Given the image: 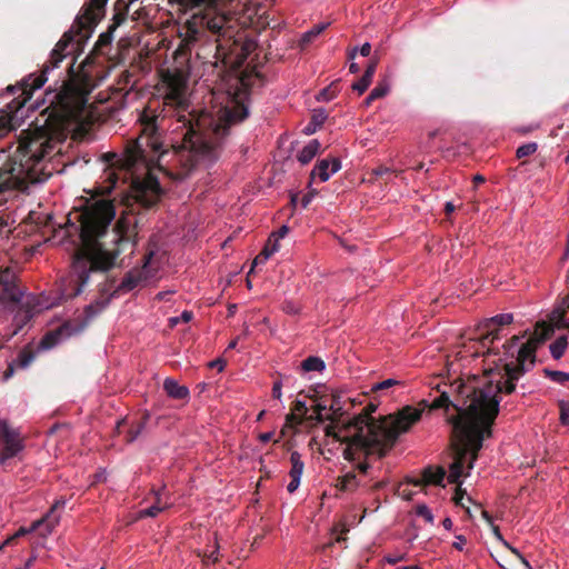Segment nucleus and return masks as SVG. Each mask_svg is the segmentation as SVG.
<instances>
[{"label": "nucleus", "instance_id": "nucleus-28", "mask_svg": "<svg viewBox=\"0 0 569 569\" xmlns=\"http://www.w3.org/2000/svg\"><path fill=\"white\" fill-rule=\"evenodd\" d=\"M169 503L167 501L162 502L161 500V497L159 495H157V500L153 505H151L150 507L143 509L140 511V517L143 518V517H156L158 516L159 512H161L162 510H166L167 508H169Z\"/></svg>", "mask_w": 569, "mask_h": 569}, {"label": "nucleus", "instance_id": "nucleus-19", "mask_svg": "<svg viewBox=\"0 0 569 569\" xmlns=\"http://www.w3.org/2000/svg\"><path fill=\"white\" fill-rule=\"evenodd\" d=\"M327 397L329 402V410L331 411V415H328L327 419L332 422H336L345 415V401L342 399L343 395L340 392H332L330 396Z\"/></svg>", "mask_w": 569, "mask_h": 569}, {"label": "nucleus", "instance_id": "nucleus-10", "mask_svg": "<svg viewBox=\"0 0 569 569\" xmlns=\"http://www.w3.org/2000/svg\"><path fill=\"white\" fill-rule=\"evenodd\" d=\"M20 169H22V167L20 166V159L17 150L12 158V164L10 168L0 171V193L8 189L19 188L22 183H34L41 181L40 173L42 172V168L34 167V180H31L27 172Z\"/></svg>", "mask_w": 569, "mask_h": 569}, {"label": "nucleus", "instance_id": "nucleus-44", "mask_svg": "<svg viewBox=\"0 0 569 569\" xmlns=\"http://www.w3.org/2000/svg\"><path fill=\"white\" fill-rule=\"evenodd\" d=\"M457 486L458 487L456 489L453 501H455L456 505L465 507L463 503H462V499H463V496H465L466 491L461 489V487H460L461 485H457Z\"/></svg>", "mask_w": 569, "mask_h": 569}, {"label": "nucleus", "instance_id": "nucleus-17", "mask_svg": "<svg viewBox=\"0 0 569 569\" xmlns=\"http://www.w3.org/2000/svg\"><path fill=\"white\" fill-rule=\"evenodd\" d=\"M140 271H129L120 282V284L110 293V297H118L121 292L133 290L142 281Z\"/></svg>", "mask_w": 569, "mask_h": 569}, {"label": "nucleus", "instance_id": "nucleus-50", "mask_svg": "<svg viewBox=\"0 0 569 569\" xmlns=\"http://www.w3.org/2000/svg\"><path fill=\"white\" fill-rule=\"evenodd\" d=\"M210 368H217L218 371H222L226 367V361L223 359H216L211 362H209Z\"/></svg>", "mask_w": 569, "mask_h": 569}, {"label": "nucleus", "instance_id": "nucleus-14", "mask_svg": "<svg viewBox=\"0 0 569 569\" xmlns=\"http://www.w3.org/2000/svg\"><path fill=\"white\" fill-rule=\"evenodd\" d=\"M421 479L408 478L407 482L415 487H425L429 485L443 487V479L446 477V470L443 467L433 468L428 466L422 470Z\"/></svg>", "mask_w": 569, "mask_h": 569}, {"label": "nucleus", "instance_id": "nucleus-51", "mask_svg": "<svg viewBox=\"0 0 569 569\" xmlns=\"http://www.w3.org/2000/svg\"><path fill=\"white\" fill-rule=\"evenodd\" d=\"M300 479L301 478H291V481L287 486L288 492L293 493L298 489L300 485Z\"/></svg>", "mask_w": 569, "mask_h": 569}, {"label": "nucleus", "instance_id": "nucleus-37", "mask_svg": "<svg viewBox=\"0 0 569 569\" xmlns=\"http://www.w3.org/2000/svg\"><path fill=\"white\" fill-rule=\"evenodd\" d=\"M389 92V86L385 82L378 83L372 90H371V98L380 99L383 98Z\"/></svg>", "mask_w": 569, "mask_h": 569}, {"label": "nucleus", "instance_id": "nucleus-24", "mask_svg": "<svg viewBox=\"0 0 569 569\" xmlns=\"http://www.w3.org/2000/svg\"><path fill=\"white\" fill-rule=\"evenodd\" d=\"M513 321V316L511 313H500L489 319H485L480 328H491L498 327L501 328L503 326L510 325Z\"/></svg>", "mask_w": 569, "mask_h": 569}, {"label": "nucleus", "instance_id": "nucleus-4", "mask_svg": "<svg viewBox=\"0 0 569 569\" xmlns=\"http://www.w3.org/2000/svg\"><path fill=\"white\" fill-rule=\"evenodd\" d=\"M114 217V203L108 199L88 202L81 211L76 213L81 247L72 257L69 281L71 290L64 293L67 298L79 296L92 272H107L112 269L124 247L133 248L134 243L123 230L121 221L111 228Z\"/></svg>", "mask_w": 569, "mask_h": 569}, {"label": "nucleus", "instance_id": "nucleus-36", "mask_svg": "<svg viewBox=\"0 0 569 569\" xmlns=\"http://www.w3.org/2000/svg\"><path fill=\"white\" fill-rule=\"evenodd\" d=\"M416 513L417 516L422 517L427 522L433 523V515L426 505H418L416 507Z\"/></svg>", "mask_w": 569, "mask_h": 569}, {"label": "nucleus", "instance_id": "nucleus-9", "mask_svg": "<svg viewBox=\"0 0 569 569\" xmlns=\"http://www.w3.org/2000/svg\"><path fill=\"white\" fill-rule=\"evenodd\" d=\"M340 419L338 421L328 425L325 428L326 436L332 437L336 441L340 443H345L346 448L343 449V458L350 462H355L359 460L361 457L368 458L370 455H367V449L358 448L353 446V430H346L343 427L347 422H342L338 428Z\"/></svg>", "mask_w": 569, "mask_h": 569}, {"label": "nucleus", "instance_id": "nucleus-25", "mask_svg": "<svg viewBox=\"0 0 569 569\" xmlns=\"http://www.w3.org/2000/svg\"><path fill=\"white\" fill-rule=\"evenodd\" d=\"M116 13L112 18V23L109 26L111 30H116L127 19V6L122 0H118L114 4Z\"/></svg>", "mask_w": 569, "mask_h": 569}, {"label": "nucleus", "instance_id": "nucleus-32", "mask_svg": "<svg viewBox=\"0 0 569 569\" xmlns=\"http://www.w3.org/2000/svg\"><path fill=\"white\" fill-rule=\"evenodd\" d=\"M372 78L373 76H371V69L366 70L363 76L352 84V89L359 94H362L370 86Z\"/></svg>", "mask_w": 569, "mask_h": 569}, {"label": "nucleus", "instance_id": "nucleus-41", "mask_svg": "<svg viewBox=\"0 0 569 569\" xmlns=\"http://www.w3.org/2000/svg\"><path fill=\"white\" fill-rule=\"evenodd\" d=\"M327 119V113L325 110H315V113L312 114L311 122L318 128L320 127L325 120Z\"/></svg>", "mask_w": 569, "mask_h": 569}, {"label": "nucleus", "instance_id": "nucleus-53", "mask_svg": "<svg viewBox=\"0 0 569 569\" xmlns=\"http://www.w3.org/2000/svg\"><path fill=\"white\" fill-rule=\"evenodd\" d=\"M466 538L463 536H457V541L453 542L452 547L457 550H462L463 546L466 545Z\"/></svg>", "mask_w": 569, "mask_h": 569}, {"label": "nucleus", "instance_id": "nucleus-22", "mask_svg": "<svg viewBox=\"0 0 569 569\" xmlns=\"http://www.w3.org/2000/svg\"><path fill=\"white\" fill-rule=\"evenodd\" d=\"M483 330L479 338V342L483 348H487L486 355H490L492 352L490 345L496 340L500 339V328L491 327V328H480ZM485 355V352H482Z\"/></svg>", "mask_w": 569, "mask_h": 569}, {"label": "nucleus", "instance_id": "nucleus-58", "mask_svg": "<svg viewBox=\"0 0 569 569\" xmlns=\"http://www.w3.org/2000/svg\"><path fill=\"white\" fill-rule=\"evenodd\" d=\"M273 437V432H263L259 435V439L261 442L266 443L270 441Z\"/></svg>", "mask_w": 569, "mask_h": 569}, {"label": "nucleus", "instance_id": "nucleus-63", "mask_svg": "<svg viewBox=\"0 0 569 569\" xmlns=\"http://www.w3.org/2000/svg\"><path fill=\"white\" fill-rule=\"evenodd\" d=\"M481 516L482 518L489 523V525H492V517L490 516V513L486 510H482L481 511Z\"/></svg>", "mask_w": 569, "mask_h": 569}, {"label": "nucleus", "instance_id": "nucleus-33", "mask_svg": "<svg viewBox=\"0 0 569 569\" xmlns=\"http://www.w3.org/2000/svg\"><path fill=\"white\" fill-rule=\"evenodd\" d=\"M537 149L538 144L536 142H529L520 146L516 151V156L518 159H522L533 154L537 151Z\"/></svg>", "mask_w": 569, "mask_h": 569}, {"label": "nucleus", "instance_id": "nucleus-56", "mask_svg": "<svg viewBox=\"0 0 569 569\" xmlns=\"http://www.w3.org/2000/svg\"><path fill=\"white\" fill-rule=\"evenodd\" d=\"M562 307H563V309L559 316L561 321L563 320L566 310L569 309V293L562 299Z\"/></svg>", "mask_w": 569, "mask_h": 569}, {"label": "nucleus", "instance_id": "nucleus-12", "mask_svg": "<svg viewBox=\"0 0 569 569\" xmlns=\"http://www.w3.org/2000/svg\"><path fill=\"white\" fill-rule=\"evenodd\" d=\"M64 505L66 501L63 499L57 500L44 517L32 522V525L29 528H19V530L14 533V537H17L18 539L30 532L39 530L42 527H44V529L40 532L42 536L51 533L53 528L59 523L60 520V516L57 515L56 512L58 509L63 508Z\"/></svg>", "mask_w": 569, "mask_h": 569}, {"label": "nucleus", "instance_id": "nucleus-48", "mask_svg": "<svg viewBox=\"0 0 569 569\" xmlns=\"http://www.w3.org/2000/svg\"><path fill=\"white\" fill-rule=\"evenodd\" d=\"M390 173H391V170L385 166H379L372 170V174H375L376 177H383L386 174L389 176Z\"/></svg>", "mask_w": 569, "mask_h": 569}, {"label": "nucleus", "instance_id": "nucleus-6", "mask_svg": "<svg viewBox=\"0 0 569 569\" xmlns=\"http://www.w3.org/2000/svg\"><path fill=\"white\" fill-rule=\"evenodd\" d=\"M553 327L546 322H538L533 335L519 347L518 336H513L503 345L506 358H499L495 367L483 369L485 378L475 381L476 386L483 391L490 387L495 390L493 398L500 399V395H511L516 391L517 381L530 371L537 359V349L553 335Z\"/></svg>", "mask_w": 569, "mask_h": 569}, {"label": "nucleus", "instance_id": "nucleus-26", "mask_svg": "<svg viewBox=\"0 0 569 569\" xmlns=\"http://www.w3.org/2000/svg\"><path fill=\"white\" fill-rule=\"evenodd\" d=\"M291 469L289 471L290 478H301L305 469V463L301 460V455L298 451H292L290 455Z\"/></svg>", "mask_w": 569, "mask_h": 569}, {"label": "nucleus", "instance_id": "nucleus-30", "mask_svg": "<svg viewBox=\"0 0 569 569\" xmlns=\"http://www.w3.org/2000/svg\"><path fill=\"white\" fill-rule=\"evenodd\" d=\"M328 26V23L316 24L310 30L305 32L300 40L301 47L311 43L320 33H322L326 30Z\"/></svg>", "mask_w": 569, "mask_h": 569}, {"label": "nucleus", "instance_id": "nucleus-45", "mask_svg": "<svg viewBox=\"0 0 569 569\" xmlns=\"http://www.w3.org/2000/svg\"><path fill=\"white\" fill-rule=\"evenodd\" d=\"M506 547H507L508 549H510V551H511L513 555H516V556L520 559L521 563H523V566H525L527 569H532V568H531V566H530V563H529V562L527 561V559H526V558H525V557L519 552V550H518V549L512 548L509 543H508V546H506Z\"/></svg>", "mask_w": 569, "mask_h": 569}, {"label": "nucleus", "instance_id": "nucleus-29", "mask_svg": "<svg viewBox=\"0 0 569 569\" xmlns=\"http://www.w3.org/2000/svg\"><path fill=\"white\" fill-rule=\"evenodd\" d=\"M325 368H326L325 361L321 358L315 357V356H310L301 362V369L306 372H309V371H319L320 372Z\"/></svg>", "mask_w": 569, "mask_h": 569}, {"label": "nucleus", "instance_id": "nucleus-7", "mask_svg": "<svg viewBox=\"0 0 569 569\" xmlns=\"http://www.w3.org/2000/svg\"><path fill=\"white\" fill-rule=\"evenodd\" d=\"M378 406L370 402L362 411L345 425L353 430V446L367 449V455L383 458L396 445L399 436L410 430L420 420L422 410L411 406L403 407L396 415L372 417Z\"/></svg>", "mask_w": 569, "mask_h": 569}, {"label": "nucleus", "instance_id": "nucleus-23", "mask_svg": "<svg viewBox=\"0 0 569 569\" xmlns=\"http://www.w3.org/2000/svg\"><path fill=\"white\" fill-rule=\"evenodd\" d=\"M276 251H278L277 243L271 244V239H268V242L262 249V251L253 259L252 267L248 276L252 273L253 269L257 266L264 264L266 261L270 258V256L273 254Z\"/></svg>", "mask_w": 569, "mask_h": 569}, {"label": "nucleus", "instance_id": "nucleus-55", "mask_svg": "<svg viewBox=\"0 0 569 569\" xmlns=\"http://www.w3.org/2000/svg\"><path fill=\"white\" fill-rule=\"evenodd\" d=\"M356 469L361 473V475H366L368 472V470L370 469V465L366 461L363 462H358L357 466H356Z\"/></svg>", "mask_w": 569, "mask_h": 569}, {"label": "nucleus", "instance_id": "nucleus-11", "mask_svg": "<svg viewBox=\"0 0 569 569\" xmlns=\"http://www.w3.org/2000/svg\"><path fill=\"white\" fill-rule=\"evenodd\" d=\"M0 465L4 466L9 459L19 455L24 448L20 432L12 429L7 421L0 419Z\"/></svg>", "mask_w": 569, "mask_h": 569}, {"label": "nucleus", "instance_id": "nucleus-57", "mask_svg": "<svg viewBox=\"0 0 569 569\" xmlns=\"http://www.w3.org/2000/svg\"><path fill=\"white\" fill-rule=\"evenodd\" d=\"M219 546L218 543L214 545V549L210 551V559L213 563L219 560Z\"/></svg>", "mask_w": 569, "mask_h": 569}, {"label": "nucleus", "instance_id": "nucleus-43", "mask_svg": "<svg viewBox=\"0 0 569 569\" xmlns=\"http://www.w3.org/2000/svg\"><path fill=\"white\" fill-rule=\"evenodd\" d=\"M321 399H322V400H321L320 402H318V403L315 406V408H313L315 413H317V415L323 413V411L329 410L328 397H327V396H323Z\"/></svg>", "mask_w": 569, "mask_h": 569}, {"label": "nucleus", "instance_id": "nucleus-20", "mask_svg": "<svg viewBox=\"0 0 569 569\" xmlns=\"http://www.w3.org/2000/svg\"><path fill=\"white\" fill-rule=\"evenodd\" d=\"M336 487L341 491L353 492L361 486V480L353 471L339 477Z\"/></svg>", "mask_w": 569, "mask_h": 569}, {"label": "nucleus", "instance_id": "nucleus-62", "mask_svg": "<svg viewBox=\"0 0 569 569\" xmlns=\"http://www.w3.org/2000/svg\"><path fill=\"white\" fill-rule=\"evenodd\" d=\"M455 211V206L451 202H447L445 204V213L447 216L451 214Z\"/></svg>", "mask_w": 569, "mask_h": 569}, {"label": "nucleus", "instance_id": "nucleus-8", "mask_svg": "<svg viewBox=\"0 0 569 569\" xmlns=\"http://www.w3.org/2000/svg\"><path fill=\"white\" fill-rule=\"evenodd\" d=\"M111 297L109 296L107 298L98 299L94 302L88 305L83 310L84 318L80 325L73 326L71 322H66L57 330L48 331L39 342V349H51L60 342L59 340L62 336L69 337L74 332L83 330L88 326V323L108 306Z\"/></svg>", "mask_w": 569, "mask_h": 569}, {"label": "nucleus", "instance_id": "nucleus-21", "mask_svg": "<svg viewBox=\"0 0 569 569\" xmlns=\"http://www.w3.org/2000/svg\"><path fill=\"white\" fill-rule=\"evenodd\" d=\"M320 147L321 144L317 139L310 140L298 153V161L301 164H308L319 152Z\"/></svg>", "mask_w": 569, "mask_h": 569}, {"label": "nucleus", "instance_id": "nucleus-64", "mask_svg": "<svg viewBox=\"0 0 569 569\" xmlns=\"http://www.w3.org/2000/svg\"><path fill=\"white\" fill-rule=\"evenodd\" d=\"M349 71L351 73H358L360 71V67L356 62H351L349 66Z\"/></svg>", "mask_w": 569, "mask_h": 569}, {"label": "nucleus", "instance_id": "nucleus-34", "mask_svg": "<svg viewBox=\"0 0 569 569\" xmlns=\"http://www.w3.org/2000/svg\"><path fill=\"white\" fill-rule=\"evenodd\" d=\"M358 51L362 57H369L371 53V44L369 42H366L361 46L360 49H358L357 47L352 48L351 50L348 51V59L353 60Z\"/></svg>", "mask_w": 569, "mask_h": 569}, {"label": "nucleus", "instance_id": "nucleus-1", "mask_svg": "<svg viewBox=\"0 0 569 569\" xmlns=\"http://www.w3.org/2000/svg\"><path fill=\"white\" fill-rule=\"evenodd\" d=\"M162 104L159 110L149 103L140 113V134L127 147L123 160L129 170L139 163L147 170L143 177H133L130 184L131 197L147 209L156 206L162 194L159 180L150 170L151 164L157 163L161 170H176L171 174L183 179L200 160L217 159L230 128L249 116L244 101L231 97L216 117L201 113L194 122L187 121L180 114L187 109V102L179 88H171Z\"/></svg>", "mask_w": 569, "mask_h": 569}, {"label": "nucleus", "instance_id": "nucleus-16", "mask_svg": "<svg viewBox=\"0 0 569 569\" xmlns=\"http://www.w3.org/2000/svg\"><path fill=\"white\" fill-rule=\"evenodd\" d=\"M341 168L340 160L333 158L331 161L328 159L320 160L310 173V178L313 179L317 174L319 179L325 182L329 180L330 176L338 172Z\"/></svg>", "mask_w": 569, "mask_h": 569}, {"label": "nucleus", "instance_id": "nucleus-31", "mask_svg": "<svg viewBox=\"0 0 569 569\" xmlns=\"http://www.w3.org/2000/svg\"><path fill=\"white\" fill-rule=\"evenodd\" d=\"M543 372V376L546 378H549L550 380H552L553 382H557V383H560V385H563L566 383L567 381H569V372H565V371H559V370H551L549 368H545L542 370Z\"/></svg>", "mask_w": 569, "mask_h": 569}, {"label": "nucleus", "instance_id": "nucleus-3", "mask_svg": "<svg viewBox=\"0 0 569 569\" xmlns=\"http://www.w3.org/2000/svg\"><path fill=\"white\" fill-rule=\"evenodd\" d=\"M493 392L491 387L488 391L481 390L475 380L455 381L430 406V409L448 411L453 408L457 411L447 419L451 425L450 447L453 455V461L449 466L450 483L461 485L466 465L468 469L473 468L485 439L492 436V426L499 415L501 401L493 398Z\"/></svg>", "mask_w": 569, "mask_h": 569}, {"label": "nucleus", "instance_id": "nucleus-46", "mask_svg": "<svg viewBox=\"0 0 569 569\" xmlns=\"http://www.w3.org/2000/svg\"><path fill=\"white\" fill-rule=\"evenodd\" d=\"M302 417L298 416L297 413H295L293 411H291L290 413L287 415L286 417V421L287 423H290V425H300L302 422Z\"/></svg>", "mask_w": 569, "mask_h": 569}, {"label": "nucleus", "instance_id": "nucleus-38", "mask_svg": "<svg viewBox=\"0 0 569 569\" xmlns=\"http://www.w3.org/2000/svg\"><path fill=\"white\" fill-rule=\"evenodd\" d=\"M289 232V227L283 224L277 231L272 232L269 239H271V244L277 243L279 247V240L284 238Z\"/></svg>", "mask_w": 569, "mask_h": 569}, {"label": "nucleus", "instance_id": "nucleus-5", "mask_svg": "<svg viewBox=\"0 0 569 569\" xmlns=\"http://www.w3.org/2000/svg\"><path fill=\"white\" fill-rule=\"evenodd\" d=\"M107 2L108 0H86L70 30L63 33L52 49L50 59L43 64L41 72L39 74H29L19 86L7 87L8 93L16 94L20 92V94L13 98L6 106V109L1 110V129H13L17 118L16 113L31 99L33 92L46 83L47 73L51 69L59 67V63L64 58L82 49L93 33L94 28L104 17Z\"/></svg>", "mask_w": 569, "mask_h": 569}, {"label": "nucleus", "instance_id": "nucleus-27", "mask_svg": "<svg viewBox=\"0 0 569 569\" xmlns=\"http://www.w3.org/2000/svg\"><path fill=\"white\" fill-rule=\"evenodd\" d=\"M568 339L566 336L558 337L550 346V353L553 359L559 360L566 352Z\"/></svg>", "mask_w": 569, "mask_h": 569}, {"label": "nucleus", "instance_id": "nucleus-39", "mask_svg": "<svg viewBox=\"0 0 569 569\" xmlns=\"http://www.w3.org/2000/svg\"><path fill=\"white\" fill-rule=\"evenodd\" d=\"M560 421L565 426H569V405L566 401L559 402Z\"/></svg>", "mask_w": 569, "mask_h": 569}, {"label": "nucleus", "instance_id": "nucleus-35", "mask_svg": "<svg viewBox=\"0 0 569 569\" xmlns=\"http://www.w3.org/2000/svg\"><path fill=\"white\" fill-rule=\"evenodd\" d=\"M144 423H146V421L143 420V421L138 422L134 426H131V428L128 430V433H127L128 442H132L138 438V436L141 433L142 429L144 427Z\"/></svg>", "mask_w": 569, "mask_h": 569}, {"label": "nucleus", "instance_id": "nucleus-52", "mask_svg": "<svg viewBox=\"0 0 569 569\" xmlns=\"http://www.w3.org/2000/svg\"><path fill=\"white\" fill-rule=\"evenodd\" d=\"M491 528H492V532H493V536L499 540L501 541L505 546H508V542L503 539L501 532H500V529L498 526H495L493 523L490 525Z\"/></svg>", "mask_w": 569, "mask_h": 569}, {"label": "nucleus", "instance_id": "nucleus-54", "mask_svg": "<svg viewBox=\"0 0 569 569\" xmlns=\"http://www.w3.org/2000/svg\"><path fill=\"white\" fill-rule=\"evenodd\" d=\"M378 62H379V59L377 57H372L370 59L368 66L366 67V70H370L371 69V76H375Z\"/></svg>", "mask_w": 569, "mask_h": 569}, {"label": "nucleus", "instance_id": "nucleus-2", "mask_svg": "<svg viewBox=\"0 0 569 569\" xmlns=\"http://www.w3.org/2000/svg\"><path fill=\"white\" fill-rule=\"evenodd\" d=\"M114 30L108 27L96 41L90 54L80 63L79 70L73 71L76 58L68 67L69 79L54 96L53 111L44 119L43 124L36 126L33 130L22 131L18 150L22 171L34 180V167L39 168L43 159L49 156L54 143L67 138L68 124L80 122L87 117L89 96L94 88L93 74L90 71L94 57L104 54V49L112 42Z\"/></svg>", "mask_w": 569, "mask_h": 569}, {"label": "nucleus", "instance_id": "nucleus-49", "mask_svg": "<svg viewBox=\"0 0 569 569\" xmlns=\"http://www.w3.org/2000/svg\"><path fill=\"white\" fill-rule=\"evenodd\" d=\"M281 381H274L273 382V387H272V397L274 399H280L281 398Z\"/></svg>", "mask_w": 569, "mask_h": 569}, {"label": "nucleus", "instance_id": "nucleus-18", "mask_svg": "<svg viewBox=\"0 0 569 569\" xmlns=\"http://www.w3.org/2000/svg\"><path fill=\"white\" fill-rule=\"evenodd\" d=\"M163 390L168 397L176 400H187L190 396L188 387L179 385V382L172 378L164 379Z\"/></svg>", "mask_w": 569, "mask_h": 569}, {"label": "nucleus", "instance_id": "nucleus-47", "mask_svg": "<svg viewBox=\"0 0 569 569\" xmlns=\"http://www.w3.org/2000/svg\"><path fill=\"white\" fill-rule=\"evenodd\" d=\"M317 194L316 190L309 191L307 194H305L301 199V207L307 208L310 202L312 201L313 197Z\"/></svg>", "mask_w": 569, "mask_h": 569}, {"label": "nucleus", "instance_id": "nucleus-40", "mask_svg": "<svg viewBox=\"0 0 569 569\" xmlns=\"http://www.w3.org/2000/svg\"><path fill=\"white\" fill-rule=\"evenodd\" d=\"M291 411L303 418L308 412V408L305 401L296 400L292 405Z\"/></svg>", "mask_w": 569, "mask_h": 569}, {"label": "nucleus", "instance_id": "nucleus-59", "mask_svg": "<svg viewBox=\"0 0 569 569\" xmlns=\"http://www.w3.org/2000/svg\"><path fill=\"white\" fill-rule=\"evenodd\" d=\"M283 310L287 312V313H296L297 312V309L293 307V305L291 302H286L283 305Z\"/></svg>", "mask_w": 569, "mask_h": 569}, {"label": "nucleus", "instance_id": "nucleus-15", "mask_svg": "<svg viewBox=\"0 0 569 569\" xmlns=\"http://www.w3.org/2000/svg\"><path fill=\"white\" fill-rule=\"evenodd\" d=\"M36 358V353L31 347H24L18 353L17 359L8 365V368L3 372V380H9L17 369H26L28 368Z\"/></svg>", "mask_w": 569, "mask_h": 569}, {"label": "nucleus", "instance_id": "nucleus-13", "mask_svg": "<svg viewBox=\"0 0 569 569\" xmlns=\"http://www.w3.org/2000/svg\"><path fill=\"white\" fill-rule=\"evenodd\" d=\"M21 297L22 291L16 283V274L6 268L0 272V302L18 303Z\"/></svg>", "mask_w": 569, "mask_h": 569}, {"label": "nucleus", "instance_id": "nucleus-42", "mask_svg": "<svg viewBox=\"0 0 569 569\" xmlns=\"http://www.w3.org/2000/svg\"><path fill=\"white\" fill-rule=\"evenodd\" d=\"M399 381L395 380V379H387V380H383L377 385H375L372 387V391H379V390H385V389H389L396 385H398Z\"/></svg>", "mask_w": 569, "mask_h": 569}, {"label": "nucleus", "instance_id": "nucleus-60", "mask_svg": "<svg viewBox=\"0 0 569 569\" xmlns=\"http://www.w3.org/2000/svg\"><path fill=\"white\" fill-rule=\"evenodd\" d=\"M308 419L316 420L317 422H322L323 420H328L327 417L323 416V413L317 415L315 412Z\"/></svg>", "mask_w": 569, "mask_h": 569}, {"label": "nucleus", "instance_id": "nucleus-61", "mask_svg": "<svg viewBox=\"0 0 569 569\" xmlns=\"http://www.w3.org/2000/svg\"><path fill=\"white\" fill-rule=\"evenodd\" d=\"M316 130H317V127H316L311 121H310V122L307 124V127L305 128V132H306L307 134H312V133H315V132H316Z\"/></svg>", "mask_w": 569, "mask_h": 569}]
</instances>
